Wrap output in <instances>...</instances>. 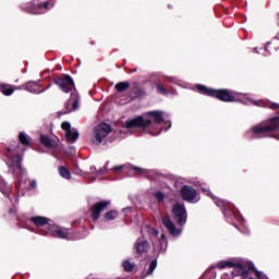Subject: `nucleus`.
<instances>
[{"mask_svg":"<svg viewBox=\"0 0 279 279\" xmlns=\"http://www.w3.org/2000/svg\"><path fill=\"white\" fill-rule=\"evenodd\" d=\"M146 114L150 118L137 116L131 120H128L124 123V128H126V130H142L144 134H154L151 130H154L156 125L165 123V112L154 110L148 111Z\"/></svg>","mask_w":279,"mask_h":279,"instance_id":"obj_1","label":"nucleus"},{"mask_svg":"<svg viewBox=\"0 0 279 279\" xmlns=\"http://www.w3.org/2000/svg\"><path fill=\"white\" fill-rule=\"evenodd\" d=\"M21 149V144L15 143L2 150V155L7 160L9 169H11L14 178H17L15 184V190L21 191V175L25 174V168H23V154H25V148L22 149V154L19 153Z\"/></svg>","mask_w":279,"mask_h":279,"instance_id":"obj_2","label":"nucleus"},{"mask_svg":"<svg viewBox=\"0 0 279 279\" xmlns=\"http://www.w3.org/2000/svg\"><path fill=\"white\" fill-rule=\"evenodd\" d=\"M196 90L201 95L214 97L215 99L223 101L225 104H232L236 101V93H232L230 89H215L211 87H206V85L198 84L196 85Z\"/></svg>","mask_w":279,"mask_h":279,"instance_id":"obj_3","label":"nucleus"},{"mask_svg":"<svg viewBox=\"0 0 279 279\" xmlns=\"http://www.w3.org/2000/svg\"><path fill=\"white\" fill-rule=\"evenodd\" d=\"M53 84L59 86L60 90L62 93H73V89L75 88V82L73 81V77L69 74H61L60 76H56L53 78Z\"/></svg>","mask_w":279,"mask_h":279,"instance_id":"obj_4","label":"nucleus"},{"mask_svg":"<svg viewBox=\"0 0 279 279\" xmlns=\"http://www.w3.org/2000/svg\"><path fill=\"white\" fill-rule=\"evenodd\" d=\"M110 204H112L110 201H100L90 206L89 217L94 223H97V221H99L101 213H104V210H108Z\"/></svg>","mask_w":279,"mask_h":279,"instance_id":"obj_5","label":"nucleus"},{"mask_svg":"<svg viewBox=\"0 0 279 279\" xmlns=\"http://www.w3.org/2000/svg\"><path fill=\"white\" fill-rule=\"evenodd\" d=\"M110 132H112V126H110V124H99L95 129V140H93V143H95L96 145H101V143H104V140L106 138V136H108V134H110Z\"/></svg>","mask_w":279,"mask_h":279,"instance_id":"obj_6","label":"nucleus"},{"mask_svg":"<svg viewBox=\"0 0 279 279\" xmlns=\"http://www.w3.org/2000/svg\"><path fill=\"white\" fill-rule=\"evenodd\" d=\"M279 130V117L270 119L269 125H257L253 128L255 134H269V132H278Z\"/></svg>","mask_w":279,"mask_h":279,"instance_id":"obj_7","label":"nucleus"},{"mask_svg":"<svg viewBox=\"0 0 279 279\" xmlns=\"http://www.w3.org/2000/svg\"><path fill=\"white\" fill-rule=\"evenodd\" d=\"M172 215L174 216L178 226H184L186 223L187 215L186 207H184V204H174L172 206Z\"/></svg>","mask_w":279,"mask_h":279,"instance_id":"obj_8","label":"nucleus"},{"mask_svg":"<svg viewBox=\"0 0 279 279\" xmlns=\"http://www.w3.org/2000/svg\"><path fill=\"white\" fill-rule=\"evenodd\" d=\"M61 129L63 130V132H65V138L68 141V143H75L77 141V138H80V132H77V130L75 129H71V123L69 122H62L61 123Z\"/></svg>","mask_w":279,"mask_h":279,"instance_id":"obj_9","label":"nucleus"},{"mask_svg":"<svg viewBox=\"0 0 279 279\" xmlns=\"http://www.w3.org/2000/svg\"><path fill=\"white\" fill-rule=\"evenodd\" d=\"M180 195L184 202H195L197 198V190L191 185H183L180 190Z\"/></svg>","mask_w":279,"mask_h":279,"instance_id":"obj_10","label":"nucleus"},{"mask_svg":"<svg viewBox=\"0 0 279 279\" xmlns=\"http://www.w3.org/2000/svg\"><path fill=\"white\" fill-rule=\"evenodd\" d=\"M78 108H80V95L73 92L71 93L70 99L65 102L64 114H69V112H73V110H77Z\"/></svg>","mask_w":279,"mask_h":279,"instance_id":"obj_11","label":"nucleus"},{"mask_svg":"<svg viewBox=\"0 0 279 279\" xmlns=\"http://www.w3.org/2000/svg\"><path fill=\"white\" fill-rule=\"evenodd\" d=\"M147 95V93L145 92V88H142L138 85V82H135L132 84V87L129 92V97L132 101H134V99H141L143 97H145Z\"/></svg>","mask_w":279,"mask_h":279,"instance_id":"obj_12","label":"nucleus"},{"mask_svg":"<svg viewBox=\"0 0 279 279\" xmlns=\"http://www.w3.org/2000/svg\"><path fill=\"white\" fill-rule=\"evenodd\" d=\"M147 252H149V242L138 239L135 242V254H137V256H143V254H147Z\"/></svg>","mask_w":279,"mask_h":279,"instance_id":"obj_13","label":"nucleus"},{"mask_svg":"<svg viewBox=\"0 0 279 279\" xmlns=\"http://www.w3.org/2000/svg\"><path fill=\"white\" fill-rule=\"evenodd\" d=\"M234 270L231 272V276L236 277L241 276V278L245 279L250 276V270L245 269V266L241 263H234Z\"/></svg>","mask_w":279,"mask_h":279,"instance_id":"obj_14","label":"nucleus"},{"mask_svg":"<svg viewBox=\"0 0 279 279\" xmlns=\"http://www.w3.org/2000/svg\"><path fill=\"white\" fill-rule=\"evenodd\" d=\"M31 221L36 226L37 228H43V226H47V228L51 229V223H49L51 220L47 217L43 216H35L31 217Z\"/></svg>","mask_w":279,"mask_h":279,"instance_id":"obj_15","label":"nucleus"},{"mask_svg":"<svg viewBox=\"0 0 279 279\" xmlns=\"http://www.w3.org/2000/svg\"><path fill=\"white\" fill-rule=\"evenodd\" d=\"M162 223L167 228V230H169V232H170V234H172V236H178V234H180V232H182V230L175 228V225L169 217L162 218Z\"/></svg>","mask_w":279,"mask_h":279,"instance_id":"obj_16","label":"nucleus"},{"mask_svg":"<svg viewBox=\"0 0 279 279\" xmlns=\"http://www.w3.org/2000/svg\"><path fill=\"white\" fill-rule=\"evenodd\" d=\"M20 90H27L28 93H40V85L37 82L29 81L20 86Z\"/></svg>","mask_w":279,"mask_h":279,"instance_id":"obj_17","label":"nucleus"},{"mask_svg":"<svg viewBox=\"0 0 279 279\" xmlns=\"http://www.w3.org/2000/svg\"><path fill=\"white\" fill-rule=\"evenodd\" d=\"M0 192L12 203V185L8 184L3 179H0Z\"/></svg>","mask_w":279,"mask_h":279,"instance_id":"obj_18","label":"nucleus"},{"mask_svg":"<svg viewBox=\"0 0 279 279\" xmlns=\"http://www.w3.org/2000/svg\"><path fill=\"white\" fill-rule=\"evenodd\" d=\"M49 231L51 232L52 236L57 239H69V231L64 229H58L54 226H51Z\"/></svg>","mask_w":279,"mask_h":279,"instance_id":"obj_19","label":"nucleus"},{"mask_svg":"<svg viewBox=\"0 0 279 279\" xmlns=\"http://www.w3.org/2000/svg\"><path fill=\"white\" fill-rule=\"evenodd\" d=\"M14 90H20V86H14L10 84H1L0 85V93L5 97H10L14 93Z\"/></svg>","mask_w":279,"mask_h":279,"instance_id":"obj_20","label":"nucleus"},{"mask_svg":"<svg viewBox=\"0 0 279 279\" xmlns=\"http://www.w3.org/2000/svg\"><path fill=\"white\" fill-rule=\"evenodd\" d=\"M40 143L47 149H58V143H56V141H51L47 135H40Z\"/></svg>","mask_w":279,"mask_h":279,"instance_id":"obj_21","label":"nucleus"},{"mask_svg":"<svg viewBox=\"0 0 279 279\" xmlns=\"http://www.w3.org/2000/svg\"><path fill=\"white\" fill-rule=\"evenodd\" d=\"M19 143L23 147H32V137H29L25 132L19 133Z\"/></svg>","mask_w":279,"mask_h":279,"instance_id":"obj_22","label":"nucleus"},{"mask_svg":"<svg viewBox=\"0 0 279 279\" xmlns=\"http://www.w3.org/2000/svg\"><path fill=\"white\" fill-rule=\"evenodd\" d=\"M117 217H119V211H117V209H110L107 210L104 216H102V221H114V219H117Z\"/></svg>","mask_w":279,"mask_h":279,"instance_id":"obj_23","label":"nucleus"},{"mask_svg":"<svg viewBox=\"0 0 279 279\" xmlns=\"http://www.w3.org/2000/svg\"><path fill=\"white\" fill-rule=\"evenodd\" d=\"M216 206H218V208H221L225 217H228V213H230V204H228V202L218 199L216 202Z\"/></svg>","mask_w":279,"mask_h":279,"instance_id":"obj_24","label":"nucleus"},{"mask_svg":"<svg viewBox=\"0 0 279 279\" xmlns=\"http://www.w3.org/2000/svg\"><path fill=\"white\" fill-rule=\"evenodd\" d=\"M278 49H279V44L277 41H269L265 46V51H267L269 56H271V53H276Z\"/></svg>","mask_w":279,"mask_h":279,"instance_id":"obj_25","label":"nucleus"},{"mask_svg":"<svg viewBox=\"0 0 279 279\" xmlns=\"http://www.w3.org/2000/svg\"><path fill=\"white\" fill-rule=\"evenodd\" d=\"M130 88V83L124 81V82H119L114 85L116 93H125Z\"/></svg>","mask_w":279,"mask_h":279,"instance_id":"obj_26","label":"nucleus"},{"mask_svg":"<svg viewBox=\"0 0 279 279\" xmlns=\"http://www.w3.org/2000/svg\"><path fill=\"white\" fill-rule=\"evenodd\" d=\"M257 106H260L262 108H270V110H278L279 104L278 102H267V101H259Z\"/></svg>","mask_w":279,"mask_h":279,"instance_id":"obj_27","label":"nucleus"},{"mask_svg":"<svg viewBox=\"0 0 279 279\" xmlns=\"http://www.w3.org/2000/svg\"><path fill=\"white\" fill-rule=\"evenodd\" d=\"M59 173L61 178H64V180H71V170H69L66 167L60 166Z\"/></svg>","mask_w":279,"mask_h":279,"instance_id":"obj_28","label":"nucleus"},{"mask_svg":"<svg viewBox=\"0 0 279 279\" xmlns=\"http://www.w3.org/2000/svg\"><path fill=\"white\" fill-rule=\"evenodd\" d=\"M227 267L228 268L234 267V262H219L217 264L218 269H227Z\"/></svg>","mask_w":279,"mask_h":279,"instance_id":"obj_29","label":"nucleus"},{"mask_svg":"<svg viewBox=\"0 0 279 279\" xmlns=\"http://www.w3.org/2000/svg\"><path fill=\"white\" fill-rule=\"evenodd\" d=\"M158 267V260L154 259L150 262L149 267L146 271V276H151L154 274V270Z\"/></svg>","mask_w":279,"mask_h":279,"instance_id":"obj_30","label":"nucleus"},{"mask_svg":"<svg viewBox=\"0 0 279 279\" xmlns=\"http://www.w3.org/2000/svg\"><path fill=\"white\" fill-rule=\"evenodd\" d=\"M122 267H123L124 271H133L134 270V264H132L128 259L123 262Z\"/></svg>","mask_w":279,"mask_h":279,"instance_id":"obj_31","label":"nucleus"},{"mask_svg":"<svg viewBox=\"0 0 279 279\" xmlns=\"http://www.w3.org/2000/svg\"><path fill=\"white\" fill-rule=\"evenodd\" d=\"M156 88L159 95H169V90L166 87H163L162 84L158 83L156 85Z\"/></svg>","mask_w":279,"mask_h":279,"instance_id":"obj_32","label":"nucleus"},{"mask_svg":"<svg viewBox=\"0 0 279 279\" xmlns=\"http://www.w3.org/2000/svg\"><path fill=\"white\" fill-rule=\"evenodd\" d=\"M154 196L157 199L158 204H162V202H165V193L156 192Z\"/></svg>","mask_w":279,"mask_h":279,"instance_id":"obj_33","label":"nucleus"},{"mask_svg":"<svg viewBox=\"0 0 279 279\" xmlns=\"http://www.w3.org/2000/svg\"><path fill=\"white\" fill-rule=\"evenodd\" d=\"M133 171H135V173H138V175H143V173H146L145 169L138 167H133Z\"/></svg>","mask_w":279,"mask_h":279,"instance_id":"obj_34","label":"nucleus"},{"mask_svg":"<svg viewBox=\"0 0 279 279\" xmlns=\"http://www.w3.org/2000/svg\"><path fill=\"white\" fill-rule=\"evenodd\" d=\"M37 186H38V183L36 182V180H32V181L29 182V189H31L32 191H36Z\"/></svg>","mask_w":279,"mask_h":279,"instance_id":"obj_35","label":"nucleus"},{"mask_svg":"<svg viewBox=\"0 0 279 279\" xmlns=\"http://www.w3.org/2000/svg\"><path fill=\"white\" fill-rule=\"evenodd\" d=\"M122 169H123V166H114L112 168V171H114V173H119Z\"/></svg>","mask_w":279,"mask_h":279,"instance_id":"obj_36","label":"nucleus"},{"mask_svg":"<svg viewBox=\"0 0 279 279\" xmlns=\"http://www.w3.org/2000/svg\"><path fill=\"white\" fill-rule=\"evenodd\" d=\"M253 274H255L256 278H258V279L263 278V272L258 269H256Z\"/></svg>","mask_w":279,"mask_h":279,"instance_id":"obj_37","label":"nucleus"},{"mask_svg":"<svg viewBox=\"0 0 279 279\" xmlns=\"http://www.w3.org/2000/svg\"><path fill=\"white\" fill-rule=\"evenodd\" d=\"M9 215H13V217H16V207H12L9 209Z\"/></svg>","mask_w":279,"mask_h":279,"instance_id":"obj_38","label":"nucleus"},{"mask_svg":"<svg viewBox=\"0 0 279 279\" xmlns=\"http://www.w3.org/2000/svg\"><path fill=\"white\" fill-rule=\"evenodd\" d=\"M247 269H248L250 271H253V274H254V271H256V266H254V264H248V265H247Z\"/></svg>","mask_w":279,"mask_h":279,"instance_id":"obj_39","label":"nucleus"},{"mask_svg":"<svg viewBox=\"0 0 279 279\" xmlns=\"http://www.w3.org/2000/svg\"><path fill=\"white\" fill-rule=\"evenodd\" d=\"M43 8H49V1L44 2Z\"/></svg>","mask_w":279,"mask_h":279,"instance_id":"obj_40","label":"nucleus"},{"mask_svg":"<svg viewBox=\"0 0 279 279\" xmlns=\"http://www.w3.org/2000/svg\"><path fill=\"white\" fill-rule=\"evenodd\" d=\"M239 215V211H236V208L233 207V217H236Z\"/></svg>","mask_w":279,"mask_h":279,"instance_id":"obj_41","label":"nucleus"},{"mask_svg":"<svg viewBox=\"0 0 279 279\" xmlns=\"http://www.w3.org/2000/svg\"><path fill=\"white\" fill-rule=\"evenodd\" d=\"M153 234H154L155 236H158V234H159L158 230L153 229Z\"/></svg>","mask_w":279,"mask_h":279,"instance_id":"obj_42","label":"nucleus"},{"mask_svg":"<svg viewBox=\"0 0 279 279\" xmlns=\"http://www.w3.org/2000/svg\"><path fill=\"white\" fill-rule=\"evenodd\" d=\"M277 40H279V33L276 35Z\"/></svg>","mask_w":279,"mask_h":279,"instance_id":"obj_43","label":"nucleus"},{"mask_svg":"<svg viewBox=\"0 0 279 279\" xmlns=\"http://www.w3.org/2000/svg\"><path fill=\"white\" fill-rule=\"evenodd\" d=\"M131 73H136V69L132 70Z\"/></svg>","mask_w":279,"mask_h":279,"instance_id":"obj_44","label":"nucleus"},{"mask_svg":"<svg viewBox=\"0 0 279 279\" xmlns=\"http://www.w3.org/2000/svg\"><path fill=\"white\" fill-rule=\"evenodd\" d=\"M161 239H165V234H161Z\"/></svg>","mask_w":279,"mask_h":279,"instance_id":"obj_45","label":"nucleus"},{"mask_svg":"<svg viewBox=\"0 0 279 279\" xmlns=\"http://www.w3.org/2000/svg\"><path fill=\"white\" fill-rule=\"evenodd\" d=\"M90 45H95V41H92Z\"/></svg>","mask_w":279,"mask_h":279,"instance_id":"obj_46","label":"nucleus"},{"mask_svg":"<svg viewBox=\"0 0 279 279\" xmlns=\"http://www.w3.org/2000/svg\"><path fill=\"white\" fill-rule=\"evenodd\" d=\"M45 234H49V231H47Z\"/></svg>","mask_w":279,"mask_h":279,"instance_id":"obj_47","label":"nucleus"}]
</instances>
